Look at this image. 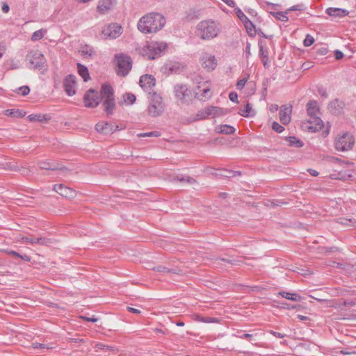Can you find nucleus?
Returning a JSON list of instances; mask_svg holds the SVG:
<instances>
[{
  "label": "nucleus",
  "instance_id": "nucleus-1",
  "mask_svg": "<svg viewBox=\"0 0 356 356\" xmlns=\"http://www.w3.org/2000/svg\"><path fill=\"white\" fill-rule=\"evenodd\" d=\"M100 95L101 99L97 91L90 89L84 95L83 101L85 106L95 108L102 100L104 111L107 115H111L115 108V102L112 87L108 84L102 85Z\"/></svg>",
  "mask_w": 356,
  "mask_h": 356
},
{
  "label": "nucleus",
  "instance_id": "nucleus-2",
  "mask_svg": "<svg viewBox=\"0 0 356 356\" xmlns=\"http://www.w3.org/2000/svg\"><path fill=\"white\" fill-rule=\"evenodd\" d=\"M165 23V19L162 15L151 13L140 19L138 29L143 33H155L160 30Z\"/></svg>",
  "mask_w": 356,
  "mask_h": 356
},
{
  "label": "nucleus",
  "instance_id": "nucleus-3",
  "mask_svg": "<svg viewBox=\"0 0 356 356\" xmlns=\"http://www.w3.org/2000/svg\"><path fill=\"white\" fill-rule=\"evenodd\" d=\"M221 30L222 27L219 22L207 19L200 21L197 24L195 34L203 40H211L218 37Z\"/></svg>",
  "mask_w": 356,
  "mask_h": 356
},
{
  "label": "nucleus",
  "instance_id": "nucleus-4",
  "mask_svg": "<svg viewBox=\"0 0 356 356\" xmlns=\"http://www.w3.org/2000/svg\"><path fill=\"white\" fill-rule=\"evenodd\" d=\"M307 111L309 115V120L305 125L311 132H316L322 129L323 122L318 116L319 106L318 102L315 100H311L307 104Z\"/></svg>",
  "mask_w": 356,
  "mask_h": 356
},
{
  "label": "nucleus",
  "instance_id": "nucleus-5",
  "mask_svg": "<svg viewBox=\"0 0 356 356\" xmlns=\"http://www.w3.org/2000/svg\"><path fill=\"white\" fill-rule=\"evenodd\" d=\"M168 49V44L163 42H149L140 49V54L145 58L152 60L161 56Z\"/></svg>",
  "mask_w": 356,
  "mask_h": 356
},
{
  "label": "nucleus",
  "instance_id": "nucleus-6",
  "mask_svg": "<svg viewBox=\"0 0 356 356\" xmlns=\"http://www.w3.org/2000/svg\"><path fill=\"white\" fill-rule=\"evenodd\" d=\"M355 144L353 136L348 132L339 134L334 141L335 148L338 151L346 152L351 149Z\"/></svg>",
  "mask_w": 356,
  "mask_h": 356
},
{
  "label": "nucleus",
  "instance_id": "nucleus-7",
  "mask_svg": "<svg viewBox=\"0 0 356 356\" xmlns=\"http://www.w3.org/2000/svg\"><path fill=\"white\" fill-rule=\"evenodd\" d=\"M164 111V104L162 97L155 92H153L149 97V105L148 106V113L152 117L161 115Z\"/></svg>",
  "mask_w": 356,
  "mask_h": 356
},
{
  "label": "nucleus",
  "instance_id": "nucleus-8",
  "mask_svg": "<svg viewBox=\"0 0 356 356\" xmlns=\"http://www.w3.org/2000/svg\"><path fill=\"white\" fill-rule=\"evenodd\" d=\"M228 110L218 106H211L199 111L197 113V118L199 120L206 119L209 117L216 118L225 115L227 113Z\"/></svg>",
  "mask_w": 356,
  "mask_h": 356
},
{
  "label": "nucleus",
  "instance_id": "nucleus-9",
  "mask_svg": "<svg viewBox=\"0 0 356 356\" xmlns=\"http://www.w3.org/2000/svg\"><path fill=\"white\" fill-rule=\"evenodd\" d=\"M26 59L34 68L42 69L46 66V58L38 50L30 51L26 56Z\"/></svg>",
  "mask_w": 356,
  "mask_h": 356
},
{
  "label": "nucleus",
  "instance_id": "nucleus-10",
  "mask_svg": "<svg viewBox=\"0 0 356 356\" xmlns=\"http://www.w3.org/2000/svg\"><path fill=\"white\" fill-rule=\"evenodd\" d=\"M118 63V74L122 76H126L131 68V59L129 56L125 55H119L116 56Z\"/></svg>",
  "mask_w": 356,
  "mask_h": 356
},
{
  "label": "nucleus",
  "instance_id": "nucleus-11",
  "mask_svg": "<svg viewBox=\"0 0 356 356\" xmlns=\"http://www.w3.org/2000/svg\"><path fill=\"white\" fill-rule=\"evenodd\" d=\"M122 33V27L118 24H109L102 31V35L104 38L115 39L119 37Z\"/></svg>",
  "mask_w": 356,
  "mask_h": 356
},
{
  "label": "nucleus",
  "instance_id": "nucleus-12",
  "mask_svg": "<svg viewBox=\"0 0 356 356\" xmlns=\"http://www.w3.org/2000/svg\"><path fill=\"white\" fill-rule=\"evenodd\" d=\"M139 83L140 87L149 95H152L153 93V88L156 84V81L153 76L149 74L141 76Z\"/></svg>",
  "mask_w": 356,
  "mask_h": 356
},
{
  "label": "nucleus",
  "instance_id": "nucleus-13",
  "mask_svg": "<svg viewBox=\"0 0 356 356\" xmlns=\"http://www.w3.org/2000/svg\"><path fill=\"white\" fill-rule=\"evenodd\" d=\"M200 60L202 66L207 71H212L215 70L218 65L216 57L208 53H204Z\"/></svg>",
  "mask_w": 356,
  "mask_h": 356
},
{
  "label": "nucleus",
  "instance_id": "nucleus-14",
  "mask_svg": "<svg viewBox=\"0 0 356 356\" xmlns=\"http://www.w3.org/2000/svg\"><path fill=\"white\" fill-rule=\"evenodd\" d=\"M117 3V0H99L97 6V12L100 15H105L112 10Z\"/></svg>",
  "mask_w": 356,
  "mask_h": 356
},
{
  "label": "nucleus",
  "instance_id": "nucleus-15",
  "mask_svg": "<svg viewBox=\"0 0 356 356\" xmlns=\"http://www.w3.org/2000/svg\"><path fill=\"white\" fill-rule=\"evenodd\" d=\"M76 76L72 74L67 76L63 81V87L68 96H72L76 93Z\"/></svg>",
  "mask_w": 356,
  "mask_h": 356
},
{
  "label": "nucleus",
  "instance_id": "nucleus-16",
  "mask_svg": "<svg viewBox=\"0 0 356 356\" xmlns=\"http://www.w3.org/2000/svg\"><path fill=\"white\" fill-rule=\"evenodd\" d=\"M39 166L41 169L57 170L59 171V175L65 176L68 172V169L65 167L56 163H49L47 161H42L39 163Z\"/></svg>",
  "mask_w": 356,
  "mask_h": 356
},
{
  "label": "nucleus",
  "instance_id": "nucleus-17",
  "mask_svg": "<svg viewBox=\"0 0 356 356\" xmlns=\"http://www.w3.org/2000/svg\"><path fill=\"white\" fill-rule=\"evenodd\" d=\"M54 189L61 196L67 198H73L76 195L75 191L71 188L64 186L63 184H56L54 186Z\"/></svg>",
  "mask_w": 356,
  "mask_h": 356
},
{
  "label": "nucleus",
  "instance_id": "nucleus-18",
  "mask_svg": "<svg viewBox=\"0 0 356 356\" xmlns=\"http://www.w3.org/2000/svg\"><path fill=\"white\" fill-rule=\"evenodd\" d=\"M292 113V107L284 105L280 111V120L283 124H287L291 122Z\"/></svg>",
  "mask_w": 356,
  "mask_h": 356
},
{
  "label": "nucleus",
  "instance_id": "nucleus-19",
  "mask_svg": "<svg viewBox=\"0 0 356 356\" xmlns=\"http://www.w3.org/2000/svg\"><path fill=\"white\" fill-rule=\"evenodd\" d=\"M325 13L331 17H343L348 15L349 11L339 8H328L326 9Z\"/></svg>",
  "mask_w": 356,
  "mask_h": 356
},
{
  "label": "nucleus",
  "instance_id": "nucleus-20",
  "mask_svg": "<svg viewBox=\"0 0 356 356\" xmlns=\"http://www.w3.org/2000/svg\"><path fill=\"white\" fill-rule=\"evenodd\" d=\"M170 181H179L182 184H194L196 180L189 176H184L183 175H172L170 177Z\"/></svg>",
  "mask_w": 356,
  "mask_h": 356
},
{
  "label": "nucleus",
  "instance_id": "nucleus-21",
  "mask_svg": "<svg viewBox=\"0 0 356 356\" xmlns=\"http://www.w3.org/2000/svg\"><path fill=\"white\" fill-rule=\"evenodd\" d=\"M188 88L186 85L177 84L174 87V92L176 97L179 100H184L188 95Z\"/></svg>",
  "mask_w": 356,
  "mask_h": 356
},
{
  "label": "nucleus",
  "instance_id": "nucleus-22",
  "mask_svg": "<svg viewBox=\"0 0 356 356\" xmlns=\"http://www.w3.org/2000/svg\"><path fill=\"white\" fill-rule=\"evenodd\" d=\"M95 129L98 132L103 133L104 134H111L114 131L113 126L106 122H99L95 125Z\"/></svg>",
  "mask_w": 356,
  "mask_h": 356
},
{
  "label": "nucleus",
  "instance_id": "nucleus-23",
  "mask_svg": "<svg viewBox=\"0 0 356 356\" xmlns=\"http://www.w3.org/2000/svg\"><path fill=\"white\" fill-rule=\"evenodd\" d=\"M343 107V103L339 102L338 99L331 102L328 105V109L334 115L340 114L342 111Z\"/></svg>",
  "mask_w": 356,
  "mask_h": 356
},
{
  "label": "nucleus",
  "instance_id": "nucleus-24",
  "mask_svg": "<svg viewBox=\"0 0 356 356\" xmlns=\"http://www.w3.org/2000/svg\"><path fill=\"white\" fill-rule=\"evenodd\" d=\"M79 52L84 58L92 57L95 54V51L93 48L88 44L81 45Z\"/></svg>",
  "mask_w": 356,
  "mask_h": 356
},
{
  "label": "nucleus",
  "instance_id": "nucleus-25",
  "mask_svg": "<svg viewBox=\"0 0 356 356\" xmlns=\"http://www.w3.org/2000/svg\"><path fill=\"white\" fill-rule=\"evenodd\" d=\"M259 55L261 59L264 67L266 69L269 68L270 61L268 59V50L264 49L261 45L259 47Z\"/></svg>",
  "mask_w": 356,
  "mask_h": 356
},
{
  "label": "nucleus",
  "instance_id": "nucleus-26",
  "mask_svg": "<svg viewBox=\"0 0 356 356\" xmlns=\"http://www.w3.org/2000/svg\"><path fill=\"white\" fill-rule=\"evenodd\" d=\"M216 131L223 134H232L235 131V129L228 124H222L216 127Z\"/></svg>",
  "mask_w": 356,
  "mask_h": 356
},
{
  "label": "nucleus",
  "instance_id": "nucleus-27",
  "mask_svg": "<svg viewBox=\"0 0 356 356\" xmlns=\"http://www.w3.org/2000/svg\"><path fill=\"white\" fill-rule=\"evenodd\" d=\"M77 69L79 75L83 78V81H88L90 79L88 68L81 63H77Z\"/></svg>",
  "mask_w": 356,
  "mask_h": 356
},
{
  "label": "nucleus",
  "instance_id": "nucleus-28",
  "mask_svg": "<svg viewBox=\"0 0 356 356\" xmlns=\"http://www.w3.org/2000/svg\"><path fill=\"white\" fill-rule=\"evenodd\" d=\"M238 113L243 117H252L254 115V112L252 111L250 104H246L243 108L240 109Z\"/></svg>",
  "mask_w": 356,
  "mask_h": 356
},
{
  "label": "nucleus",
  "instance_id": "nucleus-29",
  "mask_svg": "<svg viewBox=\"0 0 356 356\" xmlns=\"http://www.w3.org/2000/svg\"><path fill=\"white\" fill-rule=\"evenodd\" d=\"M279 295L287 300L293 301H299L300 300V296L298 294L294 293L281 291L279 293Z\"/></svg>",
  "mask_w": 356,
  "mask_h": 356
},
{
  "label": "nucleus",
  "instance_id": "nucleus-30",
  "mask_svg": "<svg viewBox=\"0 0 356 356\" xmlns=\"http://www.w3.org/2000/svg\"><path fill=\"white\" fill-rule=\"evenodd\" d=\"M270 14L271 15H273L277 19L280 20L282 22H287L288 19H289V18L287 17V15H288V11L287 10L285 11V12H281V11L273 12V11H270Z\"/></svg>",
  "mask_w": 356,
  "mask_h": 356
},
{
  "label": "nucleus",
  "instance_id": "nucleus-31",
  "mask_svg": "<svg viewBox=\"0 0 356 356\" xmlns=\"http://www.w3.org/2000/svg\"><path fill=\"white\" fill-rule=\"evenodd\" d=\"M286 140L291 147H302L304 145L301 140L295 136H289L286 138Z\"/></svg>",
  "mask_w": 356,
  "mask_h": 356
},
{
  "label": "nucleus",
  "instance_id": "nucleus-32",
  "mask_svg": "<svg viewBox=\"0 0 356 356\" xmlns=\"http://www.w3.org/2000/svg\"><path fill=\"white\" fill-rule=\"evenodd\" d=\"M6 113L7 115L15 118H22L24 117L26 114V112L19 109H8L6 111Z\"/></svg>",
  "mask_w": 356,
  "mask_h": 356
},
{
  "label": "nucleus",
  "instance_id": "nucleus-33",
  "mask_svg": "<svg viewBox=\"0 0 356 356\" xmlns=\"http://www.w3.org/2000/svg\"><path fill=\"white\" fill-rule=\"evenodd\" d=\"M47 31L43 29L38 30L33 32V33L31 35V40L33 42L38 41L44 37Z\"/></svg>",
  "mask_w": 356,
  "mask_h": 356
},
{
  "label": "nucleus",
  "instance_id": "nucleus-34",
  "mask_svg": "<svg viewBox=\"0 0 356 356\" xmlns=\"http://www.w3.org/2000/svg\"><path fill=\"white\" fill-rule=\"evenodd\" d=\"M95 348L97 349V350H109V351H112L113 353L115 352V347L114 346H108V345H106V344H104L102 343H98L95 345Z\"/></svg>",
  "mask_w": 356,
  "mask_h": 356
},
{
  "label": "nucleus",
  "instance_id": "nucleus-35",
  "mask_svg": "<svg viewBox=\"0 0 356 356\" xmlns=\"http://www.w3.org/2000/svg\"><path fill=\"white\" fill-rule=\"evenodd\" d=\"M32 347L35 349H41V350H49V349L53 348V346H51L49 344L38 343V342L33 343Z\"/></svg>",
  "mask_w": 356,
  "mask_h": 356
},
{
  "label": "nucleus",
  "instance_id": "nucleus-36",
  "mask_svg": "<svg viewBox=\"0 0 356 356\" xmlns=\"http://www.w3.org/2000/svg\"><path fill=\"white\" fill-rule=\"evenodd\" d=\"M340 223L347 227H356V219L341 218Z\"/></svg>",
  "mask_w": 356,
  "mask_h": 356
},
{
  "label": "nucleus",
  "instance_id": "nucleus-37",
  "mask_svg": "<svg viewBox=\"0 0 356 356\" xmlns=\"http://www.w3.org/2000/svg\"><path fill=\"white\" fill-rule=\"evenodd\" d=\"M123 97L124 102L127 104H133L136 99V96L131 93H127Z\"/></svg>",
  "mask_w": 356,
  "mask_h": 356
},
{
  "label": "nucleus",
  "instance_id": "nucleus-38",
  "mask_svg": "<svg viewBox=\"0 0 356 356\" xmlns=\"http://www.w3.org/2000/svg\"><path fill=\"white\" fill-rule=\"evenodd\" d=\"M234 10L236 15L243 23H245L249 19L240 8H236Z\"/></svg>",
  "mask_w": 356,
  "mask_h": 356
},
{
  "label": "nucleus",
  "instance_id": "nucleus-39",
  "mask_svg": "<svg viewBox=\"0 0 356 356\" xmlns=\"http://www.w3.org/2000/svg\"><path fill=\"white\" fill-rule=\"evenodd\" d=\"M28 118L31 122H42L44 120V116L38 114H31L28 116Z\"/></svg>",
  "mask_w": 356,
  "mask_h": 356
},
{
  "label": "nucleus",
  "instance_id": "nucleus-40",
  "mask_svg": "<svg viewBox=\"0 0 356 356\" xmlns=\"http://www.w3.org/2000/svg\"><path fill=\"white\" fill-rule=\"evenodd\" d=\"M198 321L202 323H218V320L216 318L212 317H198Z\"/></svg>",
  "mask_w": 356,
  "mask_h": 356
},
{
  "label": "nucleus",
  "instance_id": "nucleus-41",
  "mask_svg": "<svg viewBox=\"0 0 356 356\" xmlns=\"http://www.w3.org/2000/svg\"><path fill=\"white\" fill-rule=\"evenodd\" d=\"M138 136L139 137H152V136L158 137L160 136V133L158 131H150V132L141 133V134H139Z\"/></svg>",
  "mask_w": 356,
  "mask_h": 356
},
{
  "label": "nucleus",
  "instance_id": "nucleus-42",
  "mask_svg": "<svg viewBox=\"0 0 356 356\" xmlns=\"http://www.w3.org/2000/svg\"><path fill=\"white\" fill-rule=\"evenodd\" d=\"M272 129L279 134L282 133L284 130V128L277 122H273Z\"/></svg>",
  "mask_w": 356,
  "mask_h": 356
},
{
  "label": "nucleus",
  "instance_id": "nucleus-43",
  "mask_svg": "<svg viewBox=\"0 0 356 356\" xmlns=\"http://www.w3.org/2000/svg\"><path fill=\"white\" fill-rule=\"evenodd\" d=\"M249 34H251L252 31L254 29L253 23L248 19L245 23H243Z\"/></svg>",
  "mask_w": 356,
  "mask_h": 356
},
{
  "label": "nucleus",
  "instance_id": "nucleus-44",
  "mask_svg": "<svg viewBox=\"0 0 356 356\" xmlns=\"http://www.w3.org/2000/svg\"><path fill=\"white\" fill-rule=\"evenodd\" d=\"M18 93H20L22 96H26L30 92V88L27 86H23L19 87L18 89Z\"/></svg>",
  "mask_w": 356,
  "mask_h": 356
},
{
  "label": "nucleus",
  "instance_id": "nucleus-45",
  "mask_svg": "<svg viewBox=\"0 0 356 356\" xmlns=\"http://www.w3.org/2000/svg\"><path fill=\"white\" fill-rule=\"evenodd\" d=\"M314 42V38L310 35H307L306 38L303 41V44L305 47H309Z\"/></svg>",
  "mask_w": 356,
  "mask_h": 356
},
{
  "label": "nucleus",
  "instance_id": "nucleus-46",
  "mask_svg": "<svg viewBox=\"0 0 356 356\" xmlns=\"http://www.w3.org/2000/svg\"><path fill=\"white\" fill-rule=\"evenodd\" d=\"M36 244L41 245H47L50 243V239L44 238V237H37V239L35 240Z\"/></svg>",
  "mask_w": 356,
  "mask_h": 356
},
{
  "label": "nucleus",
  "instance_id": "nucleus-47",
  "mask_svg": "<svg viewBox=\"0 0 356 356\" xmlns=\"http://www.w3.org/2000/svg\"><path fill=\"white\" fill-rule=\"evenodd\" d=\"M247 81H248V78H244V79L238 80L236 83V88L239 90H241L242 89H243Z\"/></svg>",
  "mask_w": 356,
  "mask_h": 356
},
{
  "label": "nucleus",
  "instance_id": "nucleus-48",
  "mask_svg": "<svg viewBox=\"0 0 356 356\" xmlns=\"http://www.w3.org/2000/svg\"><path fill=\"white\" fill-rule=\"evenodd\" d=\"M200 92H202V96L204 98L207 99L211 97L210 89L208 87L203 88L202 90H200L197 93Z\"/></svg>",
  "mask_w": 356,
  "mask_h": 356
},
{
  "label": "nucleus",
  "instance_id": "nucleus-49",
  "mask_svg": "<svg viewBox=\"0 0 356 356\" xmlns=\"http://www.w3.org/2000/svg\"><path fill=\"white\" fill-rule=\"evenodd\" d=\"M154 270H157L159 272L168 273L171 272V270L170 269H168L163 266H156V268H154Z\"/></svg>",
  "mask_w": 356,
  "mask_h": 356
},
{
  "label": "nucleus",
  "instance_id": "nucleus-50",
  "mask_svg": "<svg viewBox=\"0 0 356 356\" xmlns=\"http://www.w3.org/2000/svg\"><path fill=\"white\" fill-rule=\"evenodd\" d=\"M229 99L233 102H237V100H238V95L234 92H232L229 93Z\"/></svg>",
  "mask_w": 356,
  "mask_h": 356
},
{
  "label": "nucleus",
  "instance_id": "nucleus-51",
  "mask_svg": "<svg viewBox=\"0 0 356 356\" xmlns=\"http://www.w3.org/2000/svg\"><path fill=\"white\" fill-rule=\"evenodd\" d=\"M268 332L277 338H284L285 337V334L273 330H269Z\"/></svg>",
  "mask_w": 356,
  "mask_h": 356
},
{
  "label": "nucleus",
  "instance_id": "nucleus-52",
  "mask_svg": "<svg viewBox=\"0 0 356 356\" xmlns=\"http://www.w3.org/2000/svg\"><path fill=\"white\" fill-rule=\"evenodd\" d=\"M344 54L342 51L339 50L334 51V56L337 60L341 59L343 57Z\"/></svg>",
  "mask_w": 356,
  "mask_h": 356
},
{
  "label": "nucleus",
  "instance_id": "nucleus-53",
  "mask_svg": "<svg viewBox=\"0 0 356 356\" xmlns=\"http://www.w3.org/2000/svg\"><path fill=\"white\" fill-rule=\"evenodd\" d=\"M227 175H225V177H234L236 175H241L240 171H228Z\"/></svg>",
  "mask_w": 356,
  "mask_h": 356
},
{
  "label": "nucleus",
  "instance_id": "nucleus-54",
  "mask_svg": "<svg viewBox=\"0 0 356 356\" xmlns=\"http://www.w3.org/2000/svg\"><path fill=\"white\" fill-rule=\"evenodd\" d=\"M330 161L332 163H346V164H348V163H345V161H343L340 159L337 158V157H331L330 158Z\"/></svg>",
  "mask_w": 356,
  "mask_h": 356
},
{
  "label": "nucleus",
  "instance_id": "nucleus-55",
  "mask_svg": "<svg viewBox=\"0 0 356 356\" xmlns=\"http://www.w3.org/2000/svg\"><path fill=\"white\" fill-rule=\"evenodd\" d=\"M301 10H302V6H300V5H296V6H293L292 7L289 8L287 10V11L289 13V11Z\"/></svg>",
  "mask_w": 356,
  "mask_h": 356
},
{
  "label": "nucleus",
  "instance_id": "nucleus-56",
  "mask_svg": "<svg viewBox=\"0 0 356 356\" xmlns=\"http://www.w3.org/2000/svg\"><path fill=\"white\" fill-rule=\"evenodd\" d=\"M37 239V237H26L24 238V241L29 243H36L35 240Z\"/></svg>",
  "mask_w": 356,
  "mask_h": 356
},
{
  "label": "nucleus",
  "instance_id": "nucleus-57",
  "mask_svg": "<svg viewBox=\"0 0 356 356\" xmlns=\"http://www.w3.org/2000/svg\"><path fill=\"white\" fill-rule=\"evenodd\" d=\"M252 334H243V335H241V336H238L239 338L241 339H248V340H250V339L252 338Z\"/></svg>",
  "mask_w": 356,
  "mask_h": 356
},
{
  "label": "nucleus",
  "instance_id": "nucleus-58",
  "mask_svg": "<svg viewBox=\"0 0 356 356\" xmlns=\"http://www.w3.org/2000/svg\"><path fill=\"white\" fill-rule=\"evenodd\" d=\"M6 51V47L5 46L0 42V58H2L3 55L4 54Z\"/></svg>",
  "mask_w": 356,
  "mask_h": 356
},
{
  "label": "nucleus",
  "instance_id": "nucleus-59",
  "mask_svg": "<svg viewBox=\"0 0 356 356\" xmlns=\"http://www.w3.org/2000/svg\"><path fill=\"white\" fill-rule=\"evenodd\" d=\"M356 304L353 301L345 300L343 302V306H355Z\"/></svg>",
  "mask_w": 356,
  "mask_h": 356
},
{
  "label": "nucleus",
  "instance_id": "nucleus-60",
  "mask_svg": "<svg viewBox=\"0 0 356 356\" xmlns=\"http://www.w3.org/2000/svg\"><path fill=\"white\" fill-rule=\"evenodd\" d=\"M127 309L129 312H130L131 313H134V314H140V310L135 309L134 307H128Z\"/></svg>",
  "mask_w": 356,
  "mask_h": 356
},
{
  "label": "nucleus",
  "instance_id": "nucleus-61",
  "mask_svg": "<svg viewBox=\"0 0 356 356\" xmlns=\"http://www.w3.org/2000/svg\"><path fill=\"white\" fill-rule=\"evenodd\" d=\"M2 11L5 13L9 11V6L6 3H3L2 6Z\"/></svg>",
  "mask_w": 356,
  "mask_h": 356
},
{
  "label": "nucleus",
  "instance_id": "nucleus-62",
  "mask_svg": "<svg viewBox=\"0 0 356 356\" xmlns=\"http://www.w3.org/2000/svg\"><path fill=\"white\" fill-rule=\"evenodd\" d=\"M84 319H86L87 321H89V322H92V323H95L97 321V318H95V316H92V317H84Z\"/></svg>",
  "mask_w": 356,
  "mask_h": 356
},
{
  "label": "nucleus",
  "instance_id": "nucleus-63",
  "mask_svg": "<svg viewBox=\"0 0 356 356\" xmlns=\"http://www.w3.org/2000/svg\"><path fill=\"white\" fill-rule=\"evenodd\" d=\"M308 172H309V174H310L311 175H312V176L316 177V176H318V172L316 170H314V169H309V170H308Z\"/></svg>",
  "mask_w": 356,
  "mask_h": 356
},
{
  "label": "nucleus",
  "instance_id": "nucleus-64",
  "mask_svg": "<svg viewBox=\"0 0 356 356\" xmlns=\"http://www.w3.org/2000/svg\"><path fill=\"white\" fill-rule=\"evenodd\" d=\"M19 258H21L22 259L24 260V261H30V257L26 255V254H24V255H22V254H19Z\"/></svg>",
  "mask_w": 356,
  "mask_h": 356
}]
</instances>
